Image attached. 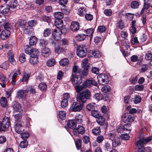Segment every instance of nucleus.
I'll return each instance as SVG.
<instances>
[{"mask_svg":"<svg viewBox=\"0 0 152 152\" xmlns=\"http://www.w3.org/2000/svg\"><path fill=\"white\" fill-rule=\"evenodd\" d=\"M8 7L11 8L15 9L17 6V3L16 1L15 0H12L9 3Z\"/></svg>","mask_w":152,"mask_h":152,"instance_id":"nucleus-31","label":"nucleus"},{"mask_svg":"<svg viewBox=\"0 0 152 152\" xmlns=\"http://www.w3.org/2000/svg\"><path fill=\"white\" fill-rule=\"evenodd\" d=\"M110 90V87L108 86L103 87L101 89L102 91L104 93H107L109 92Z\"/></svg>","mask_w":152,"mask_h":152,"instance_id":"nucleus-58","label":"nucleus"},{"mask_svg":"<svg viewBox=\"0 0 152 152\" xmlns=\"http://www.w3.org/2000/svg\"><path fill=\"white\" fill-rule=\"evenodd\" d=\"M30 76V75L29 74H24L23 75V77L22 79V81L23 82H26V83H27V81L28 80Z\"/></svg>","mask_w":152,"mask_h":152,"instance_id":"nucleus-47","label":"nucleus"},{"mask_svg":"<svg viewBox=\"0 0 152 152\" xmlns=\"http://www.w3.org/2000/svg\"><path fill=\"white\" fill-rule=\"evenodd\" d=\"M21 134V137L24 140L28 138L29 136V134L28 133L22 132V133Z\"/></svg>","mask_w":152,"mask_h":152,"instance_id":"nucleus-62","label":"nucleus"},{"mask_svg":"<svg viewBox=\"0 0 152 152\" xmlns=\"http://www.w3.org/2000/svg\"><path fill=\"white\" fill-rule=\"evenodd\" d=\"M52 35L55 40H57L59 39L61 35L59 32L57 31L56 30H54L52 32Z\"/></svg>","mask_w":152,"mask_h":152,"instance_id":"nucleus-23","label":"nucleus"},{"mask_svg":"<svg viewBox=\"0 0 152 152\" xmlns=\"http://www.w3.org/2000/svg\"><path fill=\"white\" fill-rule=\"evenodd\" d=\"M75 88L77 93L76 97L77 102H86L87 99L90 98L91 96V93L88 89L81 92L83 89L85 88L83 84L81 86H75Z\"/></svg>","mask_w":152,"mask_h":152,"instance_id":"nucleus-1","label":"nucleus"},{"mask_svg":"<svg viewBox=\"0 0 152 152\" xmlns=\"http://www.w3.org/2000/svg\"><path fill=\"white\" fill-rule=\"evenodd\" d=\"M123 117L124 120L126 122H132L134 120L133 116L128 114H125Z\"/></svg>","mask_w":152,"mask_h":152,"instance_id":"nucleus-19","label":"nucleus"},{"mask_svg":"<svg viewBox=\"0 0 152 152\" xmlns=\"http://www.w3.org/2000/svg\"><path fill=\"white\" fill-rule=\"evenodd\" d=\"M56 63L55 60L53 59H52L48 60L47 62V64L49 66H51L54 65Z\"/></svg>","mask_w":152,"mask_h":152,"instance_id":"nucleus-45","label":"nucleus"},{"mask_svg":"<svg viewBox=\"0 0 152 152\" xmlns=\"http://www.w3.org/2000/svg\"><path fill=\"white\" fill-rule=\"evenodd\" d=\"M10 125V121L9 118L4 117L2 120L1 125L0 126V131H3L8 129Z\"/></svg>","mask_w":152,"mask_h":152,"instance_id":"nucleus-6","label":"nucleus"},{"mask_svg":"<svg viewBox=\"0 0 152 152\" xmlns=\"http://www.w3.org/2000/svg\"><path fill=\"white\" fill-rule=\"evenodd\" d=\"M17 75L18 74L15 72L14 73L12 76L11 83L13 85H14L15 84V83L16 82V79Z\"/></svg>","mask_w":152,"mask_h":152,"instance_id":"nucleus-57","label":"nucleus"},{"mask_svg":"<svg viewBox=\"0 0 152 152\" xmlns=\"http://www.w3.org/2000/svg\"><path fill=\"white\" fill-rule=\"evenodd\" d=\"M82 102H74L71 107V110L72 112H80L83 109L84 103Z\"/></svg>","mask_w":152,"mask_h":152,"instance_id":"nucleus-3","label":"nucleus"},{"mask_svg":"<svg viewBox=\"0 0 152 152\" xmlns=\"http://www.w3.org/2000/svg\"><path fill=\"white\" fill-rule=\"evenodd\" d=\"M10 35V31L8 30L5 29L1 32L0 37L2 39L5 40L7 39Z\"/></svg>","mask_w":152,"mask_h":152,"instance_id":"nucleus-13","label":"nucleus"},{"mask_svg":"<svg viewBox=\"0 0 152 152\" xmlns=\"http://www.w3.org/2000/svg\"><path fill=\"white\" fill-rule=\"evenodd\" d=\"M38 88L42 91H45L46 89L47 86L45 83H42L39 84Z\"/></svg>","mask_w":152,"mask_h":152,"instance_id":"nucleus-42","label":"nucleus"},{"mask_svg":"<svg viewBox=\"0 0 152 152\" xmlns=\"http://www.w3.org/2000/svg\"><path fill=\"white\" fill-rule=\"evenodd\" d=\"M76 122L75 120H68L67 123L68 126L72 129H75L76 127Z\"/></svg>","mask_w":152,"mask_h":152,"instance_id":"nucleus-15","label":"nucleus"},{"mask_svg":"<svg viewBox=\"0 0 152 152\" xmlns=\"http://www.w3.org/2000/svg\"><path fill=\"white\" fill-rule=\"evenodd\" d=\"M97 79L98 83L102 85L107 84L109 82L108 76L105 74H100L98 75Z\"/></svg>","mask_w":152,"mask_h":152,"instance_id":"nucleus-5","label":"nucleus"},{"mask_svg":"<svg viewBox=\"0 0 152 152\" xmlns=\"http://www.w3.org/2000/svg\"><path fill=\"white\" fill-rule=\"evenodd\" d=\"M70 28L73 31H77L79 29L80 24L76 21L73 22L71 24Z\"/></svg>","mask_w":152,"mask_h":152,"instance_id":"nucleus-12","label":"nucleus"},{"mask_svg":"<svg viewBox=\"0 0 152 152\" xmlns=\"http://www.w3.org/2000/svg\"><path fill=\"white\" fill-rule=\"evenodd\" d=\"M121 139L119 137L116 136L115 138L113 140V146L114 147H116L121 144Z\"/></svg>","mask_w":152,"mask_h":152,"instance_id":"nucleus-21","label":"nucleus"},{"mask_svg":"<svg viewBox=\"0 0 152 152\" xmlns=\"http://www.w3.org/2000/svg\"><path fill=\"white\" fill-rule=\"evenodd\" d=\"M24 124V123L23 122L16 123L15 127V131L18 134L22 133L24 130L23 128Z\"/></svg>","mask_w":152,"mask_h":152,"instance_id":"nucleus-8","label":"nucleus"},{"mask_svg":"<svg viewBox=\"0 0 152 152\" xmlns=\"http://www.w3.org/2000/svg\"><path fill=\"white\" fill-rule=\"evenodd\" d=\"M130 126L131 125L130 124H125L122 126V131H128V133H129V132H130L131 130V129L130 128Z\"/></svg>","mask_w":152,"mask_h":152,"instance_id":"nucleus-32","label":"nucleus"},{"mask_svg":"<svg viewBox=\"0 0 152 152\" xmlns=\"http://www.w3.org/2000/svg\"><path fill=\"white\" fill-rule=\"evenodd\" d=\"M88 69L87 66L85 67L83 71L81 69H79L78 70V73L80 75H83L84 76H86L88 74Z\"/></svg>","mask_w":152,"mask_h":152,"instance_id":"nucleus-18","label":"nucleus"},{"mask_svg":"<svg viewBox=\"0 0 152 152\" xmlns=\"http://www.w3.org/2000/svg\"><path fill=\"white\" fill-rule=\"evenodd\" d=\"M26 22L23 20L20 19L18 20L15 23V26L18 28H22L25 27Z\"/></svg>","mask_w":152,"mask_h":152,"instance_id":"nucleus-17","label":"nucleus"},{"mask_svg":"<svg viewBox=\"0 0 152 152\" xmlns=\"http://www.w3.org/2000/svg\"><path fill=\"white\" fill-rule=\"evenodd\" d=\"M39 51L36 48H33L30 50V55L31 56L37 57L39 54Z\"/></svg>","mask_w":152,"mask_h":152,"instance_id":"nucleus-25","label":"nucleus"},{"mask_svg":"<svg viewBox=\"0 0 152 152\" xmlns=\"http://www.w3.org/2000/svg\"><path fill=\"white\" fill-rule=\"evenodd\" d=\"M86 36V35L84 34H79L76 37V39L78 41H82L85 39Z\"/></svg>","mask_w":152,"mask_h":152,"instance_id":"nucleus-29","label":"nucleus"},{"mask_svg":"<svg viewBox=\"0 0 152 152\" xmlns=\"http://www.w3.org/2000/svg\"><path fill=\"white\" fill-rule=\"evenodd\" d=\"M106 30V28L104 26H99L98 28V30L99 32L102 33L104 32Z\"/></svg>","mask_w":152,"mask_h":152,"instance_id":"nucleus-60","label":"nucleus"},{"mask_svg":"<svg viewBox=\"0 0 152 152\" xmlns=\"http://www.w3.org/2000/svg\"><path fill=\"white\" fill-rule=\"evenodd\" d=\"M28 94V91L26 90H19L17 93V97L19 99L24 98Z\"/></svg>","mask_w":152,"mask_h":152,"instance_id":"nucleus-11","label":"nucleus"},{"mask_svg":"<svg viewBox=\"0 0 152 152\" xmlns=\"http://www.w3.org/2000/svg\"><path fill=\"white\" fill-rule=\"evenodd\" d=\"M51 33V31L50 28L45 29L43 32V35L44 37H47L49 36Z\"/></svg>","mask_w":152,"mask_h":152,"instance_id":"nucleus-52","label":"nucleus"},{"mask_svg":"<svg viewBox=\"0 0 152 152\" xmlns=\"http://www.w3.org/2000/svg\"><path fill=\"white\" fill-rule=\"evenodd\" d=\"M82 115L81 114H77L76 115L75 121L77 123L79 124L81 123L83 121L82 120Z\"/></svg>","mask_w":152,"mask_h":152,"instance_id":"nucleus-39","label":"nucleus"},{"mask_svg":"<svg viewBox=\"0 0 152 152\" xmlns=\"http://www.w3.org/2000/svg\"><path fill=\"white\" fill-rule=\"evenodd\" d=\"M68 104L67 100L63 99L61 102V106L63 108H65Z\"/></svg>","mask_w":152,"mask_h":152,"instance_id":"nucleus-53","label":"nucleus"},{"mask_svg":"<svg viewBox=\"0 0 152 152\" xmlns=\"http://www.w3.org/2000/svg\"><path fill=\"white\" fill-rule=\"evenodd\" d=\"M50 53V49L48 48H44L42 50L41 54L45 57H48Z\"/></svg>","mask_w":152,"mask_h":152,"instance_id":"nucleus-22","label":"nucleus"},{"mask_svg":"<svg viewBox=\"0 0 152 152\" xmlns=\"http://www.w3.org/2000/svg\"><path fill=\"white\" fill-rule=\"evenodd\" d=\"M129 136L128 135L127 133L126 134H123L121 135V139L124 140H127L129 139Z\"/></svg>","mask_w":152,"mask_h":152,"instance_id":"nucleus-61","label":"nucleus"},{"mask_svg":"<svg viewBox=\"0 0 152 152\" xmlns=\"http://www.w3.org/2000/svg\"><path fill=\"white\" fill-rule=\"evenodd\" d=\"M94 29L93 28H90L87 29L86 30H85L86 34H88V35L87 36H91L92 35V34L94 32Z\"/></svg>","mask_w":152,"mask_h":152,"instance_id":"nucleus-55","label":"nucleus"},{"mask_svg":"<svg viewBox=\"0 0 152 152\" xmlns=\"http://www.w3.org/2000/svg\"><path fill=\"white\" fill-rule=\"evenodd\" d=\"M42 19L44 21L47 22L48 23H50L51 21V18L48 16H43L42 18Z\"/></svg>","mask_w":152,"mask_h":152,"instance_id":"nucleus-63","label":"nucleus"},{"mask_svg":"<svg viewBox=\"0 0 152 152\" xmlns=\"http://www.w3.org/2000/svg\"><path fill=\"white\" fill-rule=\"evenodd\" d=\"M69 63V60L66 58H64L61 59L59 62L60 64L63 66H65Z\"/></svg>","mask_w":152,"mask_h":152,"instance_id":"nucleus-37","label":"nucleus"},{"mask_svg":"<svg viewBox=\"0 0 152 152\" xmlns=\"http://www.w3.org/2000/svg\"><path fill=\"white\" fill-rule=\"evenodd\" d=\"M140 2L139 1H134L132 2L131 4V7L133 9L138 8L140 5Z\"/></svg>","mask_w":152,"mask_h":152,"instance_id":"nucleus-24","label":"nucleus"},{"mask_svg":"<svg viewBox=\"0 0 152 152\" xmlns=\"http://www.w3.org/2000/svg\"><path fill=\"white\" fill-rule=\"evenodd\" d=\"M66 115V112L64 111H61L59 112V118L61 120H64Z\"/></svg>","mask_w":152,"mask_h":152,"instance_id":"nucleus-48","label":"nucleus"},{"mask_svg":"<svg viewBox=\"0 0 152 152\" xmlns=\"http://www.w3.org/2000/svg\"><path fill=\"white\" fill-rule=\"evenodd\" d=\"M87 50L86 46L84 45H80L77 49L76 53L78 56L81 58L85 57L87 54Z\"/></svg>","mask_w":152,"mask_h":152,"instance_id":"nucleus-4","label":"nucleus"},{"mask_svg":"<svg viewBox=\"0 0 152 152\" xmlns=\"http://www.w3.org/2000/svg\"><path fill=\"white\" fill-rule=\"evenodd\" d=\"M144 88V86L143 85H137L135 87V89L136 91H142Z\"/></svg>","mask_w":152,"mask_h":152,"instance_id":"nucleus-64","label":"nucleus"},{"mask_svg":"<svg viewBox=\"0 0 152 152\" xmlns=\"http://www.w3.org/2000/svg\"><path fill=\"white\" fill-rule=\"evenodd\" d=\"M92 54L95 58L100 57L101 56L100 52L99 51H92Z\"/></svg>","mask_w":152,"mask_h":152,"instance_id":"nucleus-51","label":"nucleus"},{"mask_svg":"<svg viewBox=\"0 0 152 152\" xmlns=\"http://www.w3.org/2000/svg\"><path fill=\"white\" fill-rule=\"evenodd\" d=\"M37 42V38L35 36H32L29 39V44L31 45H35Z\"/></svg>","mask_w":152,"mask_h":152,"instance_id":"nucleus-33","label":"nucleus"},{"mask_svg":"<svg viewBox=\"0 0 152 152\" xmlns=\"http://www.w3.org/2000/svg\"><path fill=\"white\" fill-rule=\"evenodd\" d=\"M10 62L13 65H15L16 64L15 60L14 58L13 53L11 51H9L7 53Z\"/></svg>","mask_w":152,"mask_h":152,"instance_id":"nucleus-16","label":"nucleus"},{"mask_svg":"<svg viewBox=\"0 0 152 152\" xmlns=\"http://www.w3.org/2000/svg\"><path fill=\"white\" fill-rule=\"evenodd\" d=\"M13 108L14 112L20 113L22 111L21 104L19 103L16 102H13L11 104Z\"/></svg>","mask_w":152,"mask_h":152,"instance_id":"nucleus-9","label":"nucleus"},{"mask_svg":"<svg viewBox=\"0 0 152 152\" xmlns=\"http://www.w3.org/2000/svg\"><path fill=\"white\" fill-rule=\"evenodd\" d=\"M0 79L1 80V82H0V84L4 88L6 86V80L5 77L2 74L0 75Z\"/></svg>","mask_w":152,"mask_h":152,"instance_id":"nucleus-27","label":"nucleus"},{"mask_svg":"<svg viewBox=\"0 0 152 152\" xmlns=\"http://www.w3.org/2000/svg\"><path fill=\"white\" fill-rule=\"evenodd\" d=\"M37 24V21L36 20H32L29 21L28 22V26L30 27L35 26Z\"/></svg>","mask_w":152,"mask_h":152,"instance_id":"nucleus-56","label":"nucleus"},{"mask_svg":"<svg viewBox=\"0 0 152 152\" xmlns=\"http://www.w3.org/2000/svg\"><path fill=\"white\" fill-rule=\"evenodd\" d=\"M76 130L77 131L79 134H83L85 132L84 128L83 126L81 125H78L76 129Z\"/></svg>","mask_w":152,"mask_h":152,"instance_id":"nucleus-36","label":"nucleus"},{"mask_svg":"<svg viewBox=\"0 0 152 152\" xmlns=\"http://www.w3.org/2000/svg\"><path fill=\"white\" fill-rule=\"evenodd\" d=\"M83 85L85 87V88L86 87H89L91 85H93L97 86V84L96 82L94 80H88L85 82L83 83Z\"/></svg>","mask_w":152,"mask_h":152,"instance_id":"nucleus-10","label":"nucleus"},{"mask_svg":"<svg viewBox=\"0 0 152 152\" xmlns=\"http://www.w3.org/2000/svg\"><path fill=\"white\" fill-rule=\"evenodd\" d=\"M92 133L95 135H99L101 132V129L100 127H96L92 130Z\"/></svg>","mask_w":152,"mask_h":152,"instance_id":"nucleus-34","label":"nucleus"},{"mask_svg":"<svg viewBox=\"0 0 152 152\" xmlns=\"http://www.w3.org/2000/svg\"><path fill=\"white\" fill-rule=\"evenodd\" d=\"M24 33L26 34H30L32 32L33 29L29 26H27L24 28V29H23Z\"/></svg>","mask_w":152,"mask_h":152,"instance_id":"nucleus-35","label":"nucleus"},{"mask_svg":"<svg viewBox=\"0 0 152 152\" xmlns=\"http://www.w3.org/2000/svg\"><path fill=\"white\" fill-rule=\"evenodd\" d=\"M94 98L97 101L101 100L103 99V96L100 93H96L94 96Z\"/></svg>","mask_w":152,"mask_h":152,"instance_id":"nucleus-40","label":"nucleus"},{"mask_svg":"<svg viewBox=\"0 0 152 152\" xmlns=\"http://www.w3.org/2000/svg\"><path fill=\"white\" fill-rule=\"evenodd\" d=\"M97 118V119L96 120V122L100 126L104 125L105 122V118L101 115Z\"/></svg>","mask_w":152,"mask_h":152,"instance_id":"nucleus-28","label":"nucleus"},{"mask_svg":"<svg viewBox=\"0 0 152 152\" xmlns=\"http://www.w3.org/2000/svg\"><path fill=\"white\" fill-rule=\"evenodd\" d=\"M29 62L32 64H36L38 62L37 57L31 56L29 59Z\"/></svg>","mask_w":152,"mask_h":152,"instance_id":"nucleus-43","label":"nucleus"},{"mask_svg":"<svg viewBox=\"0 0 152 152\" xmlns=\"http://www.w3.org/2000/svg\"><path fill=\"white\" fill-rule=\"evenodd\" d=\"M70 80L73 83H74L77 85H79L82 82V77L79 75H75L72 74Z\"/></svg>","mask_w":152,"mask_h":152,"instance_id":"nucleus-7","label":"nucleus"},{"mask_svg":"<svg viewBox=\"0 0 152 152\" xmlns=\"http://www.w3.org/2000/svg\"><path fill=\"white\" fill-rule=\"evenodd\" d=\"M54 16L56 19H61L64 18V14L61 12H56L54 13Z\"/></svg>","mask_w":152,"mask_h":152,"instance_id":"nucleus-30","label":"nucleus"},{"mask_svg":"<svg viewBox=\"0 0 152 152\" xmlns=\"http://www.w3.org/2000/svg\"><path fill=\"white\" fill-rule=\"evenodd\" d=\"M86 12L85 9L84 8H81L78 10V14L81 16H83Z\"/></svg>","mask_w":152,"mask_h":152,"instance_id":"nucleus-41","label":"nucleus"},{"mask_svg":"<svg viewBox=\"0 0 152 152\" xmlns=\"http://www.w3.org/2000/svg\"><path fill=\"white\" fill-rule=\"evenodd\" d=\"M91 114L92 116L96 118H98L101 115L97 111H92L91 112Z\"/></svg>","mask_w":152,"mask_h":152,"instance_id":"nucleus-49","label":"nucleus"},{"mask_svg":"<svg viewBox=\"0 0 152 152\" xmlns=\"http://www.w3.org/2000/svg\"><path fill=\"white\" fill-rule=\"evenodd\" d=\"M54 24L59 29L61 28L63 26V21L61 19H56L54 21Z\"/></svg>","mask_w":152,"mask_h":152,"instance_id":"nucleus-20","label":"nucleus"},{"mask_svg":"<svg viewBox=\"0 0 152 152\" xmlns=\"http://www.w3.org/2000/svg\"><path fill=\"white\" fill-rule=\"evenodd\" d=\"M132 99L134 103L135 104H137L140 102L141 99L140 97L138 95L135 96L134 98Z\"/></svg>","mask_w":152,"mask_h":152,"instance_id":"nucleus-50","label":"nucleus"},{"mask_svg":"<svg viewBox=\"0 0 152 152\" xmlns=\"http://www.w3.org/2000/svg\"><path fill=\"white\" fill-rule=\"evenodd\" d=\"M76 147L78 149L80 148L82 145V141L80 139H77L75 142Z\"/></svg>","mask_w":152,"mask_h":152,"instance_id":"nucleus-46","label":"nucleus"},{"mask_svg":"<svg viewBox=\"0 0 152 152\" xmlns=\"http://www.w3.org/2000/svg\"><path fill=\"white\" fill-rule=\"evenodd\" d=\"M1 12L4 14L9 15L10 13V10L8 5H6V7L2 5L0 7Z\"/></svg>","mask_w":152,"mask_h":152,"instance_id":"nucleus-14","label":"nucleus"},{"mask_svg":"<svg viewBox=\"0 0 152 152\" xmlns=\"http://www.w3.org/2000/svg\"><path fill=\"white\" fill-rule=\"evenodd\" d=\"M118 27L121 29H122L124 27V23L122 20H120L117 23Z\"/></svg>","mask_w":152,"mask_h":152,"instance_id":"nucleus-54","label":"nucleus"},{"mask_svg":"<svg viewBox=\"0 0 152 152\" xmlns=\"http://www.w3.org/2000/svg\"><path fill=\"white\" fill-rule=\"evenodd\" d=\"M152 140V136L146 138L144 137L143 133H140L139 140L136 142V144L138 148L137 152H143L144 145Z\"/></svg>","mask_w":152,"mask_h":152,"instance_id":"nucleus-2","label":"nucleus"},{"mask_svg":"<svg viewBox=\"0 0 152 152\" xmlns=\"http://www.w3.org/2000/svg\"><path fill=\"white\" fill-rule=\"evenodd\" d=\"M7 101L5 97H2L1 98L0 104L2 107H5L7 104Z\"/></svg>","mask_w":152,"mask_h":152,"instance_id":"nucleus-38","label":"nucleus"},{"mask_svg":"<svg viewBox=\"0 0 152 152\" xmlns=\"http://www.w3.org/2000/svg\"><path fill=\"white\" fill-rule=\"evenodd\" d=\"M14 120L16 123H20L23 122L21 121L22 115L20 113H18L14 116Z\"/></svg>","mask_w":152,"mask_h":152,"instance_id":"nucleus-26","label":"nucleus"},{"mask_svg":"<svg viewBox=\"0 0 152 152\" xmlns=\"http://www.w3.org/2000/svg\"><path fill=\"white\" fill-rule=\"evenodd\" d=\"M28 144V142L26 140H24L22 141L20 144V147L22 148L27 147Z\"/></svg>","mask_w":152,"mask_h":152,"instance_id":"nucleus-44","label":"nucleus"},{"mask_svg":"<svg viewBox=\"0 0 152 152\" xmlns=\"http://www.w3.org/2000/svg\"><path fill=\"white\" fill-rule=\"evenodd\" d=\"M19 60L21 62H23L26 61V59L25 54L24 53L20 54L19 57Z\"/></svg>","mask_w":152,"mask_h":152,"instance_id":"nucleus-59","label":"nucleus"}]
</instances>
